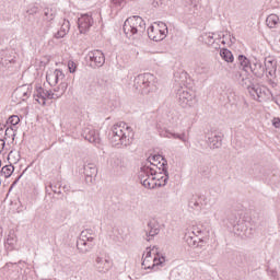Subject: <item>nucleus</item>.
<instances>
[{
    "label": "nucleus",
    "instance_id": "1",
    "mask_svg": "<svg viewBox=\"0 0 280 280\" xmlns=\"http://www.w3.org/2000/svg\"><path fill=\"white\" fill-rule=\"evenodd\" d=\"M108 139L114 148H128L135 139V132L126 122H117L112 127Z\"/></svg>",
    "mask_w": 280,
    "mask_h": 280
},
{
    "label": "nucleus",
    "instance_id": "2",
    "mask_svg": "<svg viewBox=\"0 0 280 280\" xmlns=\"http://www.w3.org/2000/svg\"><path fill=\"white\" fill-rule=\"evenodd\" d=\"M40 12H43V7L37 3L28 4L26 9L25 20L35 30H43L45 27V20L40 19Z\"/></svg>",
    "mask_w": 280,
    "mask_h": 280
},
{
    "label": "nucleus",
    "instance_id": "3",
    "mask_svg": "<svg viewBox=\"0 0 280 280\" xmlns=\"http://www.w3.org/2000/svg\"><path fill=\"white\" fill-rule=\"evenodd\" d=\"M154 174H156V170L148 166V164L141 167V185L147 189H154L156 187V177H154Z\"/></svg>",
    "mask_w": 280,
    "mask_h": 280
},
{
    "label": "nucleus",
    "instance_id": "4",
    "mask_svg": "<svg viewBox=\"0 0 280 280\" xmlns=\"http://www.w3.org/2000/svg\"><path fill=\"white\" fill-rule=\"evenodd\" d=\"M135 19H127L124 24V33L126 34L127 38H131L132 45L135 47H141V37L139 35V30L137 26H132L130 23H132Z\"/></svg>",
    "mask_w": 280,
    "mask_h": 280
},
{
    "label": "nucleus",
    "instance_id": "5",
    "mask_svg": "<svg viewBox=\"0 0 280 280\" xmlns=\"http://www.w3.org/2000/svg\"><path fill=\"white\" fill-rule=\"evenodd\" d=\"M178 95V104L182 106V108H191L196 104V92L188 90V89H182L177 93Z\"/></svg>",
    "mask_w": 280,
    "mask_h": 280
},
{
    "label": "nucleus",
    "instance_id": "6",
    "mask_svg": "<svg viewBox=\"0 0 280 280\" xmlns=\"http://www.w3.org/2000/svg\"><path fill=\"white\" fill-rule=\"evenodd\" d=\"M86 59L90 62V67L92 69H97L100 67H104L105 62H106V56L104 55V52L102 50H91L88 56Z\"/></svg>",
    "mask_w": 280,
    "mask_h": 280
},
{
    "label": "nucleus",
    "instance_id": "7",
    "mask_svg": "<svg viewBox=\"0 0 280 280\" xmlns=\"http://www.w3.org/2000/svg\"><path fill=\"white\" fill-rule=\"evenodd\" d=\"M34 97H37L35 98V101L42 104V106H45V104H47V100H56L60 97V95L55 94L54 92H51V90L47 91L43 89V86L37 85L36 94H34Z\"/></svg>",
    "mask_w": 280,
    "mask_h": 280
},
{
    "label": "nucleus",
    "instance_id": "8",
    "mask_svg": "<svg viewBox=\"0 0 280 280\" xmlns=\"http://www.w3.org/2000/svg\"><path fill=\"white\" fill-rule=\"evenodd\" d=\"M94 237L93 236H86V232L82 231L80 240L77 241V248L81 253H89L91 248H93L94 244Z\"/></svg>",
    "mask_w": 280,
    "mask_h": 280
},
{
    "label": "nucleus",
    "instance_id": "9",
    "mask_svg": "<svg viewBox=\"0 0 280 280\" xmlns=\"http://www.w3.org/2000/svg\"><path fill=\"white\" fill-rule=\"evenodd\" d=\"M153 91H156L154 85V74L143 73L142 74V95H150Z\"/></svg>",
    "mask_w": 280,
    "mask_h": 280
},
{
    "label": "nucleus",
    "instance_id": "10",
    "mask_svg": "<svg viewBox=\"0 0 280 280\" xmlns=\"http://www.w3.org/2000/svg\"><path fill=\"white\" fill-rule=\"evenodd\" d=\"M248 93L249 95L256 100L257 102H264L266 100L267 94L266 91H268L266 88H261L259 84L248 85Z\"/></svg>",
    "mask_w": 280,
    "mask_h": 280
},
{
    "label": "nucleus",
    "instance_id": "11",
    "mask_svg": "<svg viewBox=\"0 0 280 280\" xmlns=\"http://www.w3.org/2000/svg\"><path fill=\"white\" fill-rule=\"evenodd\" d=\"M145 233V240L147 242H150L149 237H156L159 233H161V224H159V221L156 220H150L147 223V229L144 230Z\"/></svg>",
    "mask_w": 280,
    "mask_h": 280
},
{
    "label": "nucleus",
    "instance_id": "12",
    "mask_svg": "<svg viewBox=\"0 0 280 280\" xmlns=\"http://www.w3.org/2000/svg\"><path fill=\"white\" fill-rule=\"evenodd\" d=\"M150 165H152V163L159 164L162 161L161 167H162V172L165 176V182L170 180V172L167 171V160L165 159V156L161 155V154H155L153 156H149L147 160Z\"/></svg>",
    "mask_w": 280,
    "mask_h": 280
},
{
    "label": "nucleus",
    "instance_id": "13",
    "mask_svg": "<svg viewBox=\"0 0 280 280\" xmlns=\"http://www.w3.org/2000/svg\"><path fill=\"white\" fill-rule=\"evenodd\" d=\"M78 27L80 34H86L93 27V18L89 14H83L78 19Z\"/></svg>",
    "mask_w": 280,
    "mask_h": 280
},
{
    "label": "nucleus",
    "instance_id": "14",
    "mask_svg": "<svg viewBox=\"0 0 280 280\" xmlns=\"http://www.w3.org/2000/svg\"><path fill=\"white\" fill-rule=\"evenodd\" d=\"M165 36H167V28L158 30L156 36H154V25L149 26L148 37L150 40H154V43H161V40H164Z\"/></svg>",
    "mask_w": 280,
    "mask_h": 280
},
{
    "label": "nucleus",
    "instance_id": "15",
    "mask_svg": "<svg viewBox=\"0 0 280 280\" xmlns=\"http://www.w3.org/2000/svg\"><path fill=\"white\" fill-rule=\"evenodd\" d=\"M207 143L211 150L222 148V135L212 132L208 136Z\"/></svg>",
    "mask_w": 280,
    "mask_h": 280
},
{
    "label": "nucleus",
    "instance_id": "16",
    "mask_svg": "<svg viewBox=\"0 0 280 280\" xmlns=\"http://www.w3.org/2000/svg\"><path fill=\"white\" fill-rule=\"evenodd\" d=\"M249 70L252 71L253 75H255V78H264V73H266L264 63H261V61L258 59H255L252 62Z\"/></svg>",
    "mask_w": 280,
    "mask_h": 280
},
{
    "label": "nucleus",
    "instance_id": "17",
    "mask_svg": "<svg viewBox=\"0 0 280 280\" xmlns=\"http://www.w3.org/2000/svg\"><path fill=\"white\" fill-rule=\"evenodd\" d=\"M113 267V264L108 259H104L102 257H96L95 260V269L97 272H108L110 268Z\"/></svg>",
    "mask_w": 280,
    "mask_h": 280
},
{
    "label": "nucleus",
    "instance_id": "18",
    "mask_svg": "<svg viewBox=\"0 0 280 280\" xmlns=\"http://www.w3.org/2000/svg\"><path fill=\"white\" fill-rule=\"evenodd\" d=\"M265 71L270 78H275L277 75V60L272 59V57L265 58Z\"/></svg>",
    "mask_w": 280,
    "mask_h": 280
},
{
    "label": "nucleus",
    "instance_id": "19",
    "mask_svg": "<svg viewBox=\"0 0 280 280\" xmlns=\"http://www.w3.org/2000/svg\"><path fill=\"white\" fill-rule=\"evenodd\" d=\"M82 137L85 139V141H89L90 143H100V133L95 131L94 129H84Z\"/></svg>",
    "mask_w": 280,
    "mask_h": 280
},
{
    "label": "nucleus",
    "instance_id": "20",
    "mask_svg": "<svg viewBox=\"0 0 280 280\" xmlns=\"http://www.w3.org/2000/svg\"><path fill=\"white\" fill-rule=\"evenodd\" d=\"M51 10L45 9L44 10V18H40V20H44V27L42 28V32H47L49 27H51V21H54V13H50Z\"/></svg>",
    "mask_w": 280,
    "mask_h": 280
},
{
    "label": "nucleus",
    "instance_id": "21",
    "mask_svg": "<svg viewBox=\"0 0 280 280\" xmlns=\"http://www.w3.org/2000/svg\"><path fill=\"white\" fill-rule=\"evenodd\" d=\"M31 93L30 85H22L14 91L15 96L20 97L22 102H25Z\"/></svg>",
    "mask_w": 280,
    "mask_h": 280
},
{
    "label": "nucleus",
    "instance_id": "22",
    "mask_svg": "<svg viewBox=\"0 0 280 280\" xmlns=\"http://www.w3.org/2000/svg\"><path fill=\"white\" fill-rule=\"evenodd\" d=\"M185 240L188 244V246H202V242H205L202 238H198V236H191L190 233L185 234Z\"/></svg>",
    "mask_w": 280,
    "mask_h": 280
},
{
    "label": "nucleus",
    "instance_id": "23",
    "mask_svg": "<svg viewBox=\"0 0 280 280\" xmlns=\"http://www.w3.org/2000/svg\"><path fill=\"white\" fill-rule=\"evenodd\" d=\"M233 232L235 235H242V233H245V231H248V228L246 226V222L242 219H238L237 224L234 225Z\"/></svg>",
    "mask_w": 280,
    "mask_h": 280
},
{
    "label": "nucleus",
    "instance_id": "24",
    "mask_svg": "<svg viewBox=\"0 0 280 280\" xmlns=\"http://www.w3.org/2000/svg\"><path fill=\"white\" fill-rule=\"evenodd\" d=\"M70 23L69 21L63 22L60 30L55 34V38H65L69 34Z\"/></svg>",
    "mask_w": 280,
    "mask_h": 280
},
{
    "label": "nucleus",
    "instance_id": "25",
    "mask_svg": "<svg viewBox=\"0 0 280 280\" xmlns=\"http://www.w3.org/2000/svg\"><path fill=\"white\" fill-rule=\"evenodd\" d=\"M14 62H15L14 58L10 57L8 55V51H4V50L0 51V65L2 67H5L7 65H12Z\"/></svg>",
    "mask_w": 280,
    "mask_h": 280
},
{
    "label": "nucleus",
    "instance_id": "26",
    "mask_svg": "<svg viewBox=\"0 0 280 280\" xmlns=\"http://www.w3.org/2000/svg\"><path fill=\"white\" fill-rule=\"evenodd\" d=\"M237 60H238V63L242 67L243 71H246V73H248V69H250V67L253 65V63H250V60L244 55H240Z\"/></svg>",
    "mask_w": 280,
    "mask_h": 280
},
{
    "label": "nucleus",
    "instance_id": "27",
    "mask_svg": "<svg viewBox=\"0 0 280 280\" xmlns=\"http://www.w3.org/2000/svg\"><path fill=\"white\" fill-rule=\"evenodd\" d=\"M83 170L85 176H97V166L93 163L84 164Z\"/></svg>",
    "mask_w": 280,
    "mask_h": 280
},
{
    "label": "nucleus",
    "instance_id": "28",
    "mask_svg": "<svg viewBox=\"0 0 280 280\" xmlns=\"http://www.w3.org/2000/svg\"><path fill=\"white\" fill-rule=\"evenodd\" d=\"M200 205H202V196L192 195V197L188 201V207L190 209H197V207H200Z\"/></svg>",
    "mask_w": 280,
    "mask_h": 280
},
{
    "label": "nucleus",
    "instance_id": "29",
    "mask_svg": "<svg viewBox=\"0 0 280 280\" xmlns=\"http://www.w3.org/2000/svg\"><path fill=\"white\" fill-rule=\"evenodd\" d=\"M162 137H166L167 139H179V141H183L184 143L187 141L185 138V133H176L172 131H165Z\"/></svg>",
    "mask_w": 280,
    "mask_h": 280
},
{
    "label": "nucleus",
    "instance_id": "30",
    "mask_svg": "<svg viewBox=\"0 0 280 280\" xmlns=\"http://www.w3.org/2000/svg\"><path fill=\"white\" fill-rule=\"evenodd\" d=\"M266 23H267V26L270 27L271 30L273 27H277V25H279V15L277 14L268 15L266 19Z\"/></svg>",
    "mask_w": 280,
    "mask_h": 280
},
{
    "label": "nucleus",
    "instance_id": "31",
    "mask_svg": "<svg viewBox=\"0 0 280 280\" xmlns=\"http://www.w3.org/2000/svg\"><path fill=\"white\" fill-rule=\"evenodd\" d=\"M1 176H4L5 178H10L12 174H14V165H5L0 171Z\"/></svg>",
    "mask_w": 280,
    "mask_h": 280
},
{
    "label": "nucleus",
    "instance_id": "32",
    "mask_svg": "<svg viewBox=\"0 0 280 280\" xmlns=\"http://www.w3.org/2000/svg\"><path fill=\"white\" fill-rule=\"evenodd\" d=\"M220 55H221V58L225 60V62H233V60H235V58L233 57V52H231V50L226 48H223Z\"/></svg>",
    "mask_w": 280,
    "mask_h": 280
},
{
    "label": "nucleus",
    "instance_id": "33",
    "mask_svg": "<svg viewBox=\"0 0 280 280\" xmlns=\"http://www.w3.org/2000/svg\"><path fill=\"white\" fill-rule=\"evenodd\" d=\"M46 82H48V84H50V86H56V84H58L56 82V74L54 72H47L46 74Z\"/></svg>",
    "mask_w": 280,
    "mask_h": 280
},
{
    "label": "nucleus",
    "instance_id": "34",
    "mask_svg": "<svg viewBox=\"0 0 280 280\" xmlns=\"http://www.w3.org/2000/svg\"><path fill=\"white\" fill-rule=\"evenodd\" d=\"M214 33L205 34V43L206 45H215V38L213 37Z\"/></svg>",
    "mask_w": 280,
    "mask_h": 280
},
{
    "label": "nucleus",
    "instance_id": "35",
    "mask_svg": "<svg viewBox=\"0 0 280 280\" xmlns=\"http://www.w3.org/2000/svg\"><path fill=\"white\" fill-rule=\"evenodd\" d=\"M165 264V256H156L153 258V265L152 267L154 268V266H161L163 267V265Z\"/></svg>",
    "mask_w": 280,
    "mask_h": 280
},
{
    "label": "nucleus",
    "instance_id": "36",
    "mask_svg": "<svg viewBox=\"0 0 280 280\" xmlns=\"http://www.w3.org/2000/svg\"><path fill=\"white\" fill-rule=\"evenodd\" d=\"M195 71L196 73H199L200 75H202V73H209V67H207V65L205 63H201L196 67Z\"/></svg>",
    "mask_w": 280,
    "mask_h": 280
},
{
    "label": "nucleus",
    "instance_id": "37",
    "mask_svg": "<svg viewBox=\"0 0 280 280\" xmlns=\"http://www.w3.org/2000/svg\"><path fill=\"white\" fill-rule=\"evenodd\" d=\"M228 222H229L230 226H231L232 229H234V228L236 226L237 222H240V219H237V215L231 214V215L229 217V219H228Z\"/></svg>",
    "mask_w": 280,
    "mask_h": 280
},
{
    "label": "nucleus",
    "instance_id": "38",
    "mask_svg": "<svg viewBox=\"0 0 280 280\" xmlns=\"http://www.w3.org/2000/svg\"><path fill=\"white\" fill-rule=\"evenodd\" d=\"M8 124H11V126H19V124H21V118H19L16 115L10 116Z\"/></svg>",
    "mask_w": 280,
    "mask_h": 280
},
{
    "label": "nucleus",
    "instance_id": "39",
    "mask_svg": "<svg viewBox=\"0 0 280 280\" xmlns=\"http://www.w3.org/2000/svg\"><path fill=\"white\" fill-rule=\"evenodd\" d=\"M54 73H55V80H56L57 84H58V82H59L60 80H65V72H62V70L56 69V70L54 71Z\"/></svg>",
    "mask_w": 280,
    "mask_h": 280
},
{
    "label": "nucleus",
    "instance_id": "40",
    "mask_svg": "<svg viewBox=\"0 0 280 280\" xmlns=\"http://www.w3.org/2000/svg\"><path fill=\"white\" fill-rule=\"evenodd\" d=\"M234 264L238 267L244 266V256L242 254H235Z\"/></svg>",
    "mask_w": 280,
    "mask_h": 280
},
{
    "label": "nucleus",
    "instance_id": "41",
    "mask_svg": "<svg viewBox=\"0 0 280 280\" xmlns=\"http://www.w3.org/2000/svg\"><path fill=\"white\" fill-rule=\"evenodd\" d=\"M189 14H196V10H198V1L196 0H189Z\"/></svg>",
    "mask_w": 280,
    "mask_h": 280
},
{
    "label": "nucleus",
    "instance_id": "42",
    "mask_svg": "<svg viewBox=\"0 0 280 280\" xmlns=\"http://www.w3.org/2000/svg\"><path fill=\"white\" fill-rule=\"evenodd\" d=\"M242 86L248 91V86H255V84L252 82L249 77H246L242 79Z\"/></svg>",
    "mask_w": 280,
    "mask_h": 280
},
{
    "label": "nucleus",
    "instance_id": "43",
    "mask_svg": "<svg viewBox=\"0 0 280 280\" xmlns=\"http://www.w3.org/2000/svg\"><path fill=\"white\" fill-rule=\"evenodd\" d=\"M4 137H12V141L16 138V132H14V128L8 127L4 132Z\"/></svg>",
    "mask_w": 280,
    "mask_h": 280
},
{
    "label": "nucleus",
    "instance_id": "44",
    "mask_svg": "<svg viewBox=\"0 0 280 280\" xmlns=\"http://www.w3.org/2000/svg\"><path fill=\"white\" fill-rule=\"evenodd\" d=\"M151 165H153V167H155L153 170H156L159 172V174H163V166H161V165H163V161L158 162V164L154 162H151Z\"/></svg>",
    "mask_w": 280,
    "mask_h": 280
},
{
    "label": "nucleus",
    "instance_id": "45",
    "mask_svg": "<svg viewBox=\"0 0 280 280\" xmlns=\"http://www.w3.org/2000/svg\"><path fill=\"white\" fill-rule=\"evenodd\" d=\"M69 84L67 82H61L60 85H59V89H60V94H59V97H61V95H65L67 89H68Z\"/></svg>",
    "mask_w": 280,
    "mask_h": 280
},
{
    "label": "nucleus",
    "instance_id": "46",
    "mask_svg": "<svg viewBox=\"0 0 280 280\" xmlns=\"http://www.w3.org/2000/svg\"><path fill=\"white\" fill-rule=\"evenodd\" d=\"M147 3H149V5H152L153 8H159L161 5V3H163L162 0H147Z\"/></svg>",
    "mask_w": 280,
    "mask_h": 280
},
{
    "label": "nucleus",
    "instance_id": "47",
    "mask_svg": "<svg viewBox=\"0 0 280 280\" xmlns=\"http://www.w3.org/2000/svg\"><path fill=\"white\" fill-rule=\"evenodd\" d=\"M68 69L70 71V73H75L78 66L75 65V62L73 61H69L68 62Z\"/></svg>",
    "mask_w": 280,
    "mask_h": 280
},
{
    "label": "nucleus",
    "instance_id": "48",
    "mask_svg": "<svg viewBox=\"0 0 280 280\" xmlns=\"http://www.w3.org/2000/svg\"><path fill=\"white\" fill-rule=\"evenodd\" d=\"M95 175H85L86 185H93V183H95Z\"/></svg>",
    "mask_w": 280,
    "mask_h": 280
},
{
    "label": "nucleus",
    "instance_id": "49",
    "mask_svg": "<svg viewBox=\"0 0 280 280\" xmlns=\"http://www.w3.org/2000/svg\"><path fill=\"white\" fill-rule=\"evenodd\" d=\"M114 8H122L126 0H112Z\"/></svg>",
    "mask_w": 280,
    "mask_h": 280
},
{
    "label": "nucleus",
    "instance_id": "50",
    "mask_svg": "<svg viewBox=\"0 0 280 280\" xmlns=\"http://www.w3.org/2000/svg\"><path fill=\"white\" fill-rule=\"evenodd\" d=\"M48 187L51 189V191H54V194H62V191L60 190V186L58 187L57 185L50 184Z\"/></svg>",
    "mask_w": 280,
    "mask_h": 280
},
{
    "label": "nucleus",
    "instance_id": "51",
    "mask_svg": "<svg viewBox=\"0 0 280 280\" xmlns=\"http://www.w3.org/2000/svg\"><path fill=\"white\" fill-rule=\"evenodd\" d=\"M161 180H163V183L161 182H156V187H165L167 185V180H165V175L161 177Z\"/></svg>",
    "mask_w": 280,
    "mask_h": 280
},
{
    "label": "nucleus",
    "instance_id": "52",
    "mask_svg": "<svg viewBox=\"0 0 280 280\" xmlns=\"http://www.w3.org/2000/svg\"><path fill=\"white\" fill-rule=\"evenodd\" d=\"M23 176V174L19 175L15 180L11 184L10 188H9V191L11 189H14L15 185L19 183V180H21V177Z\"/></svg>",
    "mask_w": 280,
    "mask_h": 280
},
{
    "label": "nucleus",
    "instance_id": "53",
    "mask_svg": "<svg viewBox=\"0 0 280 280\" xmlns=\"http://www.w3.org/2000/svg\"><path fill=\"white\" fill-rule=\"evenodd\" d=\"M139 78H140V75H138L136 79H135V84H133V88L136 89V91H139V89H140V84H139Z\"/></svg>",
    "mask_w": 280,
    "mask_h": 280
},
{
    "label": "nucleus",
    "instance_id": "54",
    "mask_svg": "<svg viewBox=\"0 0 280 280\" xmlns=\"http://www.w3.org/2000/svg\"><path fill=\"white\" fill-rule=\"evenodd\" d=\"M4 149H5V138L0 139V154L1 152H3Z\"/></svg>",
    "mask_w": 280,
    "mask_h": 280
},
{
    "label": "nucleus",
    "instance_id": "55",
    "mask_svg": "<svg viewBox=\"0 0 280 280\" xmlns=\"http://www.w3.org/2000/svg\"><path fill=\"white\" fill-rule=\"evenodd\" d=\"M272 126L276 128H280V118H273Z\"/></svg>",
    "mask_w": 280,
    "mask_h": 280
},
{
    "label": "nucleus",
    "instance_id": "56",
    "mask_svg": "<svg viewBox=\"0 0 280 280\" xmlns=\"http://www.w3.org/2000/svg\"><path fill=\"white\" fill-rule=\"evenodd\" d=\"M156 171V173L155 174H153V178H155V180H161V178H163V176H161V174L159 173V171L158 170H155Z\"/></svg>",
    "mask_w": 280,
    "mask_h": 280
},
{
    "label": "nucleus",
    "instance_id": "57",
    "mask_svg": "<svg viewBox=\"0 0 280 280\" xmlns=\"http://www.w3.org/2000/svg\"><path fill=\"white\" fill-rule=\"evenodd\" d=\"M159 30H167V24H165L164 22H159Z\"/></svg>",
    "mask_w": 280,
    "mask_h": 280
},
{
    "label": "nucleus",
    "instance_id": "58",
    "mask_svg": "<svg viewBox=\"0 0 280 280\" xmlns=\"http://www.w3.org/2000/svg\"><path fill=\"white\" fill-rule=\"evenodd\" d=\"M234 74H235L236 80H240V78H242V72H240V71L234 72Z\"/></svg>",
    "mask_w": 280,
    "mask_h": 280
},
{
    "label": "nucleus",
    "instance_id": "59",
    "mask_svg": "<svg viewBox=\"0 0 280 280\" xmlns=\"http://www.w3.org/2000/svg\"><path fill=\"white\" fill-rule=\"evenodd\" d=\"M152 255V252H147V256H145V259H148V257H150Z\"/></svg>",
    "mask_w": 280,
    "mask_h": 280
},
{
    "label": "nucleus",
    "instance_id": "60",
    "mask_svg": "<svg viewBox=\"0 0 280 280\" xmlns=\"http://www.w3.org/2000/svg\"><path fill=\"white\" fill-rule=\"evenodd\" d=\"M2 230H1V228H0V241H1V237H3V234H2Z\"/></svg>",
    "mask_w": 280,
    "mask_h": 280
},
{
    "label": "nucleus",
    "instance_id": "61",
    "mask_svg": "<svg viewBox=\"0 0 280 280\" xmlns=\"http://www.w3.org/2000/svg\"><path fill=\"white\" fill-rule=\"evenodd\" d=\"M55 93H58V91H60V86H58L57 89L54 90Z\"/></svg>",
    "mask_w": 280,
    "mask_h": 280
},
{
    "label": "nucleus",
    "instance_id": "62",
    "mask_svg": "<svg viewBox=\"0 0 280 280\" xmlns=\"http://www.w3.org/2000/svg\"><path fill=\"white\" fill-rule=\"evenodd\" d=\"M63 190L67 192L69 191V189L67 188V186H63Z\"/></svg>",
    "mask_w": 280,
    "mask_h": 280
},
{
    "label": "nucleus",
    "instance_id": "63",
    "mask_svg": "<svg viewBox=\"0 0 280 280\" xmlns=\"http://www.w3.org/2000/svg\"><path fill=\"white\" fill-rule=\"evenodd\" d=\"M220 38H222V36L219 34V35H218V40H220Z\"/></svg>",
    "mask_w": 280,
    "mask_h": 280
},
{
    "label": "nucleus",
    "instance_id": "64",
    "mask_svg": "<svg viewBox=\"0 0 280 280\" xmlns=\"http://www.w3.org/2000/svg\"><path fill=\"white\" fill-rule=\"evenodd\" d=\"M133 19H140V16H139V15H137V16H133Z\"/></svg>",
    "mask_w": 280,
    "mask_h": 280
}]
</instances>
